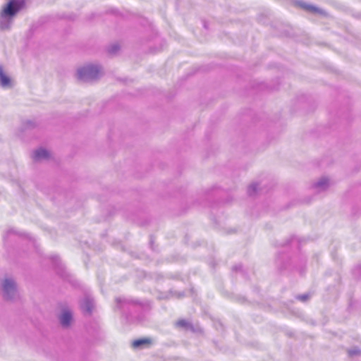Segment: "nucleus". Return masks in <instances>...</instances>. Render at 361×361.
<instances>
[{"label": "nucleus", "mask_w": 361, "mask_h": 361, "mask_svg": "<svg viewBox=\"0 0 361 361\" xmlns=\"http://www.w3.org/2000/svg\"><path fill=\"white\" fill-rule=\"evenodd\" d=\"M24 6V0H9L6 6L2 9L1 16H13Z\"/></svg>", "instance_id": "f257e3e1"}, {"label": "nucleus", "mask_w": 361, "mask_h": 361, "mask_svg": "<svg viewBox=\"0 0 361 361\" xmlns=\"http://www.w3.org/2000/svg\"><path fill=\"white\" fill-rule=\"evenodd\" d=\"M3 289L6 299L9 298V294L15 290V283L12 280L6 279L3 283Z\"/></svg>", "instance_id": "f03ea898"}, {"label": "nucleus", "mask_w": 361, "mask_h": 361, "mask_svg": "<svg viewBox=\"0 0 361 361\" xmlns=\"http://www.w3.org/2000/svg\"><path fill=\"white\" fill-rule=\"evenodd\" d=\"M152 344V340L149 338H142L135 340L132 342V347L137 348L142 345H150Z\"/></svg>", "instance_id": "7ed1b4c3"}, {"label": "nucleus", "mask_w": 361, "mask_h": 361, "mask_svg": "<svg viewBox=\"0 0 361 361\" xmlns=\"http://www.w3.org/2000/svg\"><path fill=\"white\" fill-rule=\"evenodd\" d=\"M72 315L69 311H65L60 317L61 324L64 326H68L71 321Z\"/></svg>", "instance_id": "20e7f679"}, {"label": "nucleus", "mask_w": 361, "mask_h": 361, "mask_svg": "<svg viewBox=\"0 0 361 361\" xmlns=\"http://www.w3.org/2000/svg\"><path fill=\"white\" fill-rule=\"evenodd\" d=\"M48 157H49V153L47 150L43 149H39L35 152L34 159L36 161H38L42 159L47 158Z\"/></svg>", "instance_id": "39448f33"}, {"label": "nucleus", "mask_w": 361, "mask_h": 361, "mask_svg": "<svg viewBox=\"0 0 361 361\" xmlns=\"http://www.w3.org/2000/svg\"><path fill=\"white\" fill-rule=\"evenodd\" d=\"M93 71L98 72L99 71L98 67H97L95 66H91L87 68L81 69V70L78 71L79 78H82L85 74L91 73Z\"/></svg>", "instance_id": "423d86ee"}, {"label": "nucleus", "mask_w": 361, "mask_h": 361, "mask_svg": "<svg viewBox=\"0 0 361 361\" xmlns=\"http://www.w3.org/2000/svg\"><path fill=\"white\" fill-rule=\"evenodd\" d=\"M300 6L301 8H302L303 9L308 11L313 12V13L319 12V9L314 6L308 5L305 3H300Z\"/></svg>", "instance_id": "0eeeda50"}, {"label": "nucleus", "mask_w": 361, "mask_h": 361, "mask_svg": "<svg viewBox=\"0 0 361 361\" xmlns=\"http://www.w3.org/2000/svg\"><path fill=\"white\" fill-rule=\"evenodd\" d=\"M0 80L3 86H8L10 84V79L2 72L0 73Z\"/></svg>", "instance_id": "6e6552de"}, {"label": "nucleus", "mask_w": 361, "mask_h": 361, "mask_svg": "<svg viewBox=\"0 0 361 361\" xmlns=\"http://www.w3.org/2000/svg\"><path fill=\"white\" fill-rule=\"evenodd\" d=\"M176 324L177 326H185L188 325V322L185 319H180V320H178L177 322H176Z\"/></svg>", "instance_id": "1a4fd4ad"}, {"label": "nucleus", "mask_w": 361, "mask_h": 361, "mask_svg": "<svg viewBox=\"0 0 361 361\" xmlns=\"http://www.w3.org/2000/svg\"><path fill=\"white\" fill-rule=\"evenodd\" d=\"M86 310L88 312H90V311H91V305L89 302H87L86 305Z\"/></svg>", "instance_id": "9d476101"}]
</instances>
